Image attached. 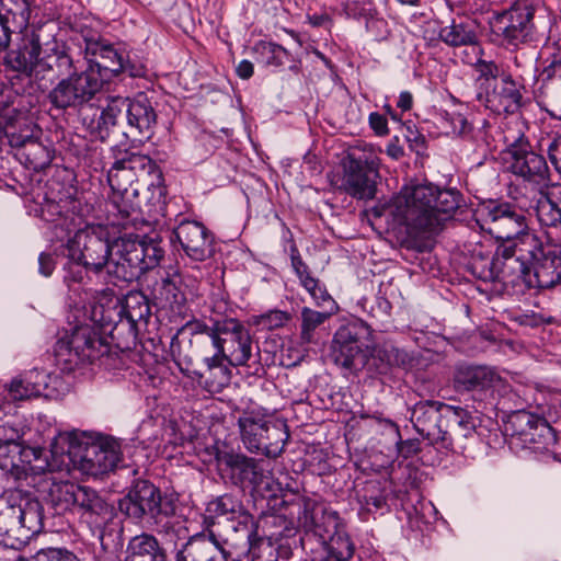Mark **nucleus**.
<instances>
[{
	"mask_svg": "<svg viewBox=\"0 0 561 561\" xmlns=\"http://www.w3.org/2000/svg\"><path fill=\"white\" fill-rule=\"evenodd\" d=\"M3 64L33 81L44 79L46 72L56 71L58 76H66L77 68L64 45L55 43L53 47L43 50L41 33L34 51L11 49L5 53Z\"/></svg>",
	"mask_w": 561,
	"mask_h": 561,
	"instance_id": "9",
	"label": "nucleus"
},
{
	"mask_svg": "<svg viewBox=\"0 0 561 561\" xmlns=\"http://www.w3.org/2000/svg\"><path fill=\"white\" fill-rule=\"evenodd\" d=\"M535 12L530 0H518L499 16L501 34L507 45L518 47L538 39Z\"/></svg>",
	"mask_w": 561,
	"mask_h": 561,
	"instance_id": "16",
	"label": "nucleus"
},
{
	"mask_svg": "<svg viewBox=\"0 0 561 561\" xmlns=\"http://www.w3.org/2000/svg\"><path fill=\"white\" fill-rule=\"evenodd\" d=\"M127 124L131 131L149 139L157 123V113L151 100L145 93L128 99Z\"/></svg>",
	"mask_w": 561,
	"mask_h": 561,
	"instance_id": "30",
	"label": "nucleus"
},
{
	"mask_svg": "<svg viewBox=\"0 0 561 561\" xmlns=\"http://www.w3.org/2000/svg\"><path fill=\"white\" fill-rule=\"evenodd\" d=\"M443 126L447 133H451L466 140L479 142L484 140V134L481 129L476 130L472 123L461 113L445 112L442 116Z\"/></svg>",
	"mask_w": 561,
	"mask_h": 561,
	"instance_id": "40",
	"label": "nucleus"
},
{
	"mask_svg": "<svg viewBox=\"0 0 561 561\" xmlns=\"http://www.w3.org/2000/svg\"><path fill=\"white\" fill-rule=\"evenodd\" d=\"M331 348L334 363L344 368L366 363L368 351L363 348L354 325L341 327L334 334Z\"/></svg>",
	"mask_w": 561,
	"mask_h": 561,
	"instance_id": "25",
	"label": "nucleus"
},
{
	"mask_svg": "<svg viewBox=\"0 0 561 561\" xmlns=\"http://www.w3.org/2000/svg\"><path fill=\"white\" fill-rule=\"evenodd\" d=\"M548 247H553L528 227L508 243L499 244L497 254L504 259V271L512 272L513 280L527 275L533 264L543 254Z\"/></svg>",
	"mask_w": 561,
	"mask_h": 561,
	"instance_id": "13",
	"label": "nucleus"
},
{
	"mask_svg": "<svg viewBox=\"0 0 561 561\" xmlns=\"http://www.w3.org/2000/svg\"><path fill=\"white\" fill-rule=\"evenodd\" d=\"M507 168L517 179L539 191L549 182V167L543 156L531 149L528 141L518 139L507 149Z\"/></svg>",
	"mask_w": 561,
	"mask_h": 561,
	"instance_id": "14",
	"label": "nucleus"
},
{
	"mask_svg": "<svg viewBox=\"0 0 561 561\" xmlns=\"http://www.w3.org/2000/svg\"><path fill=\"white\" fill-rule=\"evenodd\" d=\"M229 523L231 524V529L247 543L257 537V526L254 517L244 511L243 507L240 510V513L236 514L234 520Z\"/></svg>",
	"mask_w": 561,
	"mask_h": 561,
	"instance_id": "51",
	"label": "nucleus"
},
{
	"mask_svg": "<svg viewBox=\"0 0 561 561\" xmlns=\"http://www.w3.org/2000/svg\"><path fill=\"white\" fill-rule=\"evenodd\" d=\"M107 182L112 192L123 193H128V190H133V184L137 182L134 173L125 163H122L119 154L115 156V161L107 172Z\"/></svg>",
	"mask_w": 561,
	"mask_h": 561,
	"instance_id": "48",
	"label": "nucleus"
},
{
	"mask_svg": "<svg viewBox=\"0 0 561 561\" xmlns=\"http://www.w3.org/2000/svg\"><path fill=\"white\" fill-rule=\"evenodd\" d=\"M175 237L185 254L195 262H204L213 256V236L209 230L195 220H183L174 230Z\"/></svg>",
	"mask_w": 561,
	"mask_h": 561,
	"instance_id": "22",
	"label": "nucleus"
},
{
	"mask_svg": "<svg viewBox=\"0 0 561 561\" xmlns=\"http://www.w3.org/2000/svg\"><path fill=\"white\" fill-rule=\"evenodd\" d=\"M32 14L31 0H0V19L16 34L12 49L34 51L41 27L30 25Z\"/></svg>",
	"mask_w": 561,
	"mask_h": 561,
	"instance_id": "17",
	"label": "nucleus"
},
{
	"mask_svg": "<svg viewBox=\"0 0 561 561\" xmlns=\"http://www.w3.org/2000/svg\"><path fill=\"white\" fill-rule=\"evenodd\" d=\"M25 154L31 167L35 171L43 170L53 161V154L50 150L37 140L31 142V145L26 148Z\"/></svg>",
	"mask_w": 561,
	"mask_h": 561,
	"instance_id": "54",
	"label": "nucleus"
},
{
	"mask_svg": "<svg viewBox=\"0 0 561 561\" xmlns=\"http://www.w3.org/2000/svg\"><path fill=\"white\" fill-rule=\"evenodd\" d=\"M1 134L8 138L10 146L15 148L24 147L26 149L31 142L36 140L30 124L25 121H13L11 117H5Z\"/></svg>",
	"mask_w": 561,
	"mask_h": 561,
	"instance_id": "44",
	"label": "nucleus"
},
{
	"mask_svg": "<svg viewBox=\"0 0 561 561\" xmlns=\"http://www.w3.org/2000/svg\"><path fill=\"white\" fill-rule=\"evenodd\" d=\"M248 545L252 561H277L274 547L270 540L257 536Z\"/></svg>",
	"mask_w": 561,
	"mask_h": 561,
	"instance_id": "55",
	"label": "nucleus"
},
{
	"mask_svg": "<svg viewBox=\"0 0 561 561\" xmlns=\"http://www.w3.org/2000/svg\"><path fill=\"white\" fill-rule=\"evenodd\" d=\"M366 350L371 357L380 360L385 367L405 366L410 362L408 353L396 347L391 342L375 346L367 344Z\"/></svg>",
	"mask_w": 561,
	"mask_h": 561,
	"instance_id": "45",
	"label": "nucleus"
},
{
	"mask_svg": "<svg viewBox=\"0 0 561 561\" xmlns=\"http://www.w3.org/2000/svg\"><path fill=\"white\" fill-rule=\"evenodd\" d=\"M458 206V193L423 183L403 186L387 210L398 225L420 233L436 230Z\"/></svg>",
	"mask_w": 561,
	"mask_h": 561,
	"instance_id": "2",
	"label": "nucleus"
},
{
	"mask_svg": "<svg viewBox=\"0 0 561 561\" xmlns=\"http://www.w3.org/2000/svg\"><path fill=\"white\" fill-rule=\"evenodd\" d=\"M127 98H112L101 112L98 121H91L88 125L91 136L104 141L110 136L111 128L117 124V119L123 112L127 114Z\"/></svg>",
	"mask_w": 561,
	"mask_h": 561,
	"instance_id": "34",
	"label": "nucleus"
},
{
	"mask_svg": "<svg viewBox=\"0 0 561 561\" xmlns=\"http://www.w3.org/2000/svg\"><path fill=\"white\" fill-rule=\"evenodd\" d=\"M353 556V545L350 540H342V547L334 551H324L312 556V561H347Z\"/></svg>",
	"mask_w": 561,
	"mask_h": 561,
	"instance_id": "58",
	"label": "nucleus"
},
{
	"mask_svg": "<svg viewBox=\"0 0 561 561\" xmlns=\"http://www.w3.org/2000/svg\"><path fill=\"white\" fill-rule=\"evenodd\" d=\"M300 285L309 293L316 305L321 306L331 300V296L318 278L310 276L302 279Z\"/></svg>",
	"mask_w": 561,
	"mask_h": 561,
	"instance_id": "57",
	"label": "nucleus"
},
{
	"mask_svg": "<svg viewBox=\"0 0 561 561\" xmlns=\"http://www.w3.org/2000/svg\"><path fill=\"white\" fill-rule=\"evenodd\" d=\"M447 411L445 413V423L444 426V435L448 443L442 440V447L446 449H450L453 447L454 438H467L471 436L477 427L476 419L471 415V413L460 407H453L447 404Z\"/></svg>",
	"mask_w": 561,
	"mask_h": 561,
	"instance_id": "32",
	"label": "nucleus"
},
{
	"mask_svg": "<svg viewBox=\"0 0 561 561\" xmlns=\"http://www.w3.org/2000/svg\"><path fill=\"white\" fill-rule=\"evenodd\" d=\"M181 331L190 334V345L195 355L205 353V351H210L214 347L217 321L213 327H208L205 322L194 319L187 321Z\"/></svg>",
	"mask_w": 561,
	"mask_h": 561,
	"instance_id": "37",
	"label": "nucleus"
},
{
	"mask_svg": "<svg viewBox=\"0 0 561 561\" xmlns=\"http://www.w3.org/2000/svg\"><path fill=\"white\" fill-rule=\"evenodd\" d=\"M298 522L305 531L301 545L312 554L332 552L335 548L342 547V540H350L339 529L337 513L317 506L310 500L299 505Z\"/></svg>",
	"mask_w": 561,
	"mask_h": 561,
	"instance_id": "10",
	"label": "nucleus"
},
{
	"mask_svg": "<svg viewBox=\"0 0 561 561\" xmlns=\"http://www.w3.org/2000/svg\"><path fill=\"white\" fill-rule=\"evenodd\" d=\"M80 484L65 481L53 483L48 499L56 513L72 512Z\"/></svg>",
	"mask_w": 561,
	"mask_h": 561,
	"instance_id": "43",
	"label": "nucleus"
},
{
	"mask_svg": "<svg viewBox=\"0 0 561 561\" xmlns=\"http://www.w3.org/2000/svg\"><path fill=\"white\" fill-rule=\"evenodd\" d=\"M162 291L165 295V299L171 305L182 306L185 302L184 295L179 290L175 283L171 279L163 280Z\"/></svg>",
	"mask_w": 561,
	"mask_h": 561,
	"instance_id": "59",
	"label": "nucleus"
},
{
	"mask_svg": "<svg viewBox=\"0 0 561 561\" xmlns=\"http://www.w3.org/2000/svg\"><path fill=\"white\" fill-rule=\"evenodd\" d=\"M548 153L551 163L561 174V135L550 142L548 146Z\"/></svg>",
	"mask_w": 561,
	"mask_h": 561,
	"instance_id": "64",
	"label": "nucleus"
},
{
	"mask_svg": "<svg viewBox=\"0 0 561 561\" xmlns=\"http://www.w3.org/2000/svg\"><path fill=\"white\" fill-rule=\"evenodd\" d=\"M69 260L87 272L106 274L114 285L131 283L159 265L163 250L153 241L124 234L110 241V231L102 225H88L79 229L67 242Z\"/></svg>",
	"mask_w": 561,
	"mask_h": 561,
	"instance_id": "1",
	"label": "nucleus"
},
{
	"mask_svg": "<svg viewBox=\"0 0 561 561\" xmlns=\"http://www.w3.org/2000/svg\"><path fill=\"white\" fill-rule=\"evenodd\" d=\"M439 37L450 46L471 45L477 42V35L469 24L455 21L440 30Z\"/></svg>",
	"mask_w": 561,
	"mask_h": 561,
	"instance_id": "47",
	"label": "nucleus"
},
{
	"mask_svg": "<svg viewBox=\"0 0 561 561\" xmlns=\"http://www.w3.org/2000/svg\"><path fill=\"white\" fill-rule=\"evenodd\" d=\"M561 184L554 185L546 198L538 201L536 215L543 226L561 225Z\"/></svg>",
	"mask_w": 561,
	"mask_h": 561,
	"instance_id": "38",
	"label": "nucleus"
},
{
	"mask_svg": "<svg viewBox=\"0 0 561 561\" xmlns=\"http://www.w3.org/2000/svg\"><path fill=\"white\" fill-rule=\"evenodd\" d=\"M381 150L371 144L352 146L342 161L341 188L357 199H371L379 178Z\"/></svg>",
	"mask_w": 561,
	"mask_h": 561,
	"instance_id": "7",
	"label": "nucleus"
},
{
	"mask_svg": "<svg viewBox=\"0 0 561 561\" xmlns=\"http://www.w3.org/2000/svg\"><path fill=\"white\" fill-rule=\"evenodd\" d=\"M214 342L211 350L227 358L233 367L248 365L252 357L250 332L238 319L217 321V335Z\"/></svg>",
	"mask_w": 561,
	"mask_h": 561,
	"instance_id": "15",
	"label": "nucleus"
},
{
	"mask_svg": "<svg viewBox=\"0 0 561 561\" xmlns=\"http://www.w3.org/2000/svg\"><path fill=\"white\" fill-rule=\"evenodd\" d=\"M512 424L520 440L534 453H549L557 443L556 433L550 424L535 414L519 412L513 416Z\"/></svg>",
	"mask_w": 561,
	"mask_h": 561,
	"instance_id": "18",
	"label": "nucleus"
},
{
	"mask_svg": "<svg viewBox=\"0 0 561 561\" xmlns=\"http://www.w3.org/2000/svg\"><path fill=\"white\" fill-rule=\"evenodd\" d=\"M226 542L219 541L211 530L195 534L176 551L175 561H227Z\"/></svg>",
	"mask_w": 561,
	"mask_h": 561,
	"instance_id": "23",
	"label": "nucleus"
},
{
	"mask_svg": "<svg viewBox=\"0 0 561 561\" xmlns=\"http://www.w3.org/2000/svg\"><path fill=\"white\" fill-rule=\"evenodd\" d=\"M83 51L88 65L100 66L103 77L105 71L116 76L124 69L126 53L100 36L84 37Z\"/></svg>",
	"mask_w": 561,
	"mask_h": 561,
	"instance_id": "28",
	"label": "nucleus"
},
{
	"mask_svg": "<svg viewBox=\"0 0 561 561\" xmlns=\"http://www.w3.org/2000/svg\"><path fill=\"white\" fill-rule=\"evenodd\" d=\"M476 71L479 73L477 83L479 91H486L494 82H497L502 75H507L508 71L504 70L501 66L492 60L479 59L474 65Z\"/></svg>",
	"mask_w": 561,
	"mask_h": 561,
	"instance_id": "49",
	"label": "nucleus"
},
{
	"mask_svg": "<svg viewBox=\"0 0 561 561\" xmlns=\"http://www.w3.org/2000/svg\"><path fill=\"white\" fill-rule=\"evenodd\" d=\"M104 82L101 67L88 65L85 69L72 70L61 78L47 98L57 110L77 108L91 101L102 90Z\"/></svg>",
	"mask_w": 561,
	"mask_h": 561,
	"instance_id": "12",
	"label": "nucleus"
},
{
	"mask_svg": "<svg viewBox=\"0 0 561 561\" xmlns=\"http://www.w3.org/2000/svg\"><path fill=\"white\" fill-rule=\"evenodd\" d=\"M100 540L103 529L113 518V507L94 489L80 485L72 510Z\"/></svg>",
	"mask_w": 561,
	"mask_h": 561,
	"instance_id": "19",
	"label": "nucleus"
},
{
	"mask_svg": "<svg viewBox=\"0 0 561 561\" xmlns=\"http://www.w3.org/2000/svg\"><path fill=\"white\" fill-rule=\"evenodd\" d=\"M447 404L439 401H421L417 402L411 411V422L416 432L432 444H439L442 440L448 443L444 436L445 411Z\"/></svg>",
	"mask_w": 561,
	"mask_h": 561,
	"instance_id": "21",
	"label": "nucleus"
},
{
	"mask_svg": "<svg viewBox=\"0 0 561 561\" xmlns=\"http://www.w3.org/2000/svg\"><path fill=\"white\" fill-rule=\"evenodd\" d=\"M125 561H167V553L154 536L141 534L130 539Z\"/></svg>",
	"mask_w": 561,
	"mask_h": 561,
	"instance_id": "35",
	"label": "nucleus"
},
{
	"mask_svg": "<svg viewBox=\"0 0 561 561\" xmlns=\"http://www.w3.org/2000/svg\"><path fill=\"white\" fill-rule=\"evenodd\" d=\"M137 195V188L128 190V193L113 192L110 205L121 217L128 218L138 213L137 204L130 198Z\"/></svg>",
	"mask_w": 561,
	"mask_h": 561,
	"instance_id": "53",
	"label": "nucleus"
},
{
	"mask_svg": "<svg viewBox=\"0 0 561 561\" xmlns=\"http://www.w3.org/2000/svg\"><path fill=\"white\" fill-rule=\"evenodd\" d=\"M517 194L518 187L510 186L508 195L512 201L489 199L477 211L481 228L500 244L508 243L528 227L527 213L531 201Z\"/></svg>",
	"mask_w": 561,
	"mask_h": 561,
	"instance_id": "6",
	"label": "nucleus"
},
{
	"mask_svg": "<svg viewBox=\"0 0 561 561\" xmlns=\"http://www.w3.org/2000/svg\"><path fill=\"white\" fill-rule=\"evenodd\" d=\"M329 318V313L319 312L311 308L301 309V331L300 339L304 343H310L313 339L316 329Z\"/></svg>",
	"mask_w": 561,
	"mask_h": 561,
	"instance_id": "50",
	"label": "nucleus"
},
{
	"mask_svg": "<svg viewBox=\"0 0 561 561\" xmlns=\"http://www.w3.org/2000/svg\"><path fill=\"white\" fill-rule=\"evenodd\" d=\"M523 85L512 75H502L486 91L478 92L477 99L486 108L494 113H515L522 106Z\"/></svg>",
	"mask_w": 561,
	"mask_h": 561,
	"instance_id": "20",
	"label": "nucleus"
},
{
	"mask_svg": "<svg viewBox=\"0 0 561 561\" xmlns=\"http://www.w3.org/2000/svg\"><path fill=\"white\" fill-rule=\"evenodd\" d=\"M242 504L234 496L224 494L208 502L204 515V524L210 527L216 524L217 519L233 522L236 514L240 513Z\"/></svg>",
	"mask_w": 561,
	"mask_h": 561,
	"instance_id": "36",
	"label": "nucleus"
},
{
	"mask_svg": "<svg viewBox=\"0 0 561 561\" xmlns=\"http://www.w3.org/2000/svg\"><path fill=\"white\" fill-rule=\"evenodd\" d=\"M238 426L244 447L268 458L280 456L289 438L285 423L272 421L259 410L244 411L238 419Z\"/></svg>",
	"mask_w": 561,
	"mask_h": 561,
	"instance_id": "11",
	"label": "nucleus"
},
{
	"mask_svg": "<svg viewBox=\"0 0 561 561\" xmlns=\"http://www.w3.org/2000/svg\"><path fill=\"white\" fill-rule=\"evenodd\" d=\"M218 460L230 471L236 483L260 486L267 479L266 470L263 468V460L248 457L240 453H222Z\"/></svg>",
	"mask_w": 561,
	"mask_h": 561,
	"instance_id": "26",
	"label": "nucleus"
},
{
	"mask_svg": "<svg viewBox=\"0 0 561 561\" xmlns=\"http://www.w3.org/2000/svg\"><path fill=\"white\" fill-rule=\"evenodd\" d=\"M358 501L367 514L389 510L387 490L380 481H367L366 486L358 493Z\"/></svg>",
	"mask_w": 561,
	"mask_h": 561,
	"instance_id": "39",
	"label": "nucleus"
},
{
	"mask_svg": "<svg viewBox=\"0 0 561 561\" xmlns=\"http://www.w3.org/2000/svg\"><path fill=\"white\" fill-rule=\"evenodd\" d=\"M19 433L10 426L0 425V449L10 446L19 447L18 445Z\"/></svg>",
	"mask_w": 561,
	"mask_h": 561,
	"instance_id": "61",
	"label": "nucleus"
},
{
	"mask_svg": "<svg viewBox=\"0 0 561 561\" xmlns=\"http://www.w3.org/2000/svg\"><path fill=\"white\" fill-rule=\"evenodd\" d=\"M51 460L38 468L56 471L72 465L94 478L113 471L122 459L121 445L111 437L79 438L75 433H59L50 443Z\"/></svg>",
	"mask_w": 561,
	"mask_h": 561,
	"instance_id": "3",
	"label": "nucleus"
},
{
	"mask_svg": "<svg viewBox=\"0 0 561 561\" xmlns=\"http://www.w3.org/2000/svg\"><path fill=\"white\" fill-rule=\"evenodd\" d=\"M150 314L149 301L141 291H129L123 299L112 298L105 305L91 306L92 321L102 327H111L112 337L115 332L127 331L136 339L139 324H146Z\"/></svg>",
	"mask_w": 561,
	"mask_h": 561,
	"instance_id": "8",
	"label": "nucleus"
},
{
	"mask_svg": "<svg viewBox=\"0 0 561 561\" xmlns=\"http://www.w3.org/2000/svg\"><path fill=\"white\" fill-rule=\"evenodd\" d=\"M118 154L122 158V163H125V165L128 167V169L134 173V176H136L137 181L139 178L144 176H153L157 179V181L161 180V171L157 163L149 156L129 150H119Z\"/></svg>",
	"mask_w": 561,
	"mask_h": 561,
	"instance_id": "42",
	"label": "nucleus"
},
{
	"mask_svg": "<svg viewBox=\"0 0 561 561\" xmlns=\"http://www.w3.org/2000/svg\"><path fill=\"white\" fill-rule=\"evenodd\" d=\"M556 50L546 60L547 65L540 71L538 79L542 87L550 90H561V41L554 43Z\"/></svg>",
	"mask_w": 561,
	"mask_h": 561,
	"instance_id": "46",
	"label": "nucleus"
},
{
	"mask_svg": "<svg viewBox=\"0 0 561 561\" xmlns=\"http://www.w3.org/2000/svg\"><path fill=\"white\" fill-rule=\"evenodd\" d=\"M500 381L497 373L488 366H459L454 375L458 391L486 392Z\"/></svg>",
	"mask_w": 561,
	"mask_h": 561,
	"instance_id": "31",
	"label": "nucleus"
},
{
	"mask_svg": "<svg viewBox=\"0 0 561 561\" xmlns=\"http://www.w3.org/2000/svg\"><path fill=\"white\" fill-rule=\"evenodd\" d=\"M527 275H522L518 280L529 287L541 289L552 288L561 282V247H548L535 264L529 267Z\"/></svg>",
	"mask_w": 561,
	"mask_h": 561,
	"instance_id": "24",
	"label": "nucleus"
},
{
	"mask_svg": "<svg viewBox=\"0 0 561 561\" xmlns=\"http://www.w3.org/2000/svg\"><path fill=\"white\" fill-rule=\"evenodd\" d=\"M202 359L203 367L196 371L199 383L211 393L221 392L231 381V369L228 359L214 350L196 354Z\"/></svg>",
	"mask_w": 561,
	"mask_h": 561,
	"instance_id": "27",
	"label": "nucleus"
},
{
	"mask_svg": "<svg viewBox=\"0 0 561 561\" xmlns=\"http://www.w3.org/2000/svg\"><path fill=\"white\" fill-rule=\"evenodd\" d=\"M72 188L67 190L66 194L58 192L56 195L54 191L45 195L44 202L41 205V216L46 221H57L61 217H66L69 211L70 205L75 203Z\"/></svg>",
	"mask_w": 561,
	"mask_h": 561,
	"instance_id": "41",
	"label": "nucleus"
},
{
	"mask_svg": "<svg viewBox=\"0 0 561 561\" xmlns=\"http://www.w3.org/2000/svg\"><path fill=\"white\" fill-rule=\"evenodd\" d=\"M256 50L264 58V62L268 66L280 67L289 60L290 54L283 46L272 42H261L256 46Z\"/></svg>",
	"mask_w": 561,
	"mask_h": 561,
	"instance_id": "52",
	"label": "nucleus"
},
{
	"mask_svg": "<svg viewBox=\"0 0 561 561\" xmlns=\"http://www.w3.org/2000/svg\"><path fill=\"white\" fill-rule=\"evenodd\" d=\"M504 259L502 255L491 253H473L468 270L478 279L483 282H506L512 272L504 271Z\"/></svg>",
	"mask_w": 561,
	"mask_h": 561,
	"instance_id": "33",
	"label": "nucleus"
},
{
	"mask_svg": "<svg viewBox=\"0 0 561 561\" xmlns=\"http://www.w3.org/2000/svg\"><path fill=\"white\" fill-rule=\"evenodd\" d=\"M119 510L135 520L149 518L156 531L170 541L185 537V528L171 517L173 506L162 501L160 490L147 480L135 482L128 494L119 501Z\"/></svg>",
	"mask_w": 561,
	"mask_h": 561,
	"instance_id": "5",
	"label": "nucleus"
},
{
	"mask_svg": "<svg viewBox=\"0 0 561 561\" xmlns=\"http://www.w3.org/2000/svg\"><path fill=\"white\" fill-rule=\"evenodd\" d=\"M57 381V376H51L44 370L32 369L13 378L7 390L12 400L22 401L43 394L50 383Z\"/></svg>",
	"mask_w": 561,
	"mask_h": 561,
	"instance_id": "29",
	"label": "nucleus"
},
{
	"mask_svg": "<svg viewBox=\"0 0 561 561\" xmlns=\"http://www.w3.org/2000/svg\"><path fill=\"white\" fill-rule=\"evenodd\" d=\"M290 320V314L283 310H271L257 317L256 323L266 330H275L284 327Z\"/></svg>",
	"mask_w": 561,
	"mask_h": 561,
	"instance_id": "56",
	"label": "nucleus"
},
{
	"mask_svg": "<svg viewBox=\"0 0 561 561\" xmlns=\"http://www.w3.org/2000/svg\"><path fill=\"white\" fill-rule=\"evenodd\" d=\"M290 261H291V267L296 274V276L299 279V283L302 279H306L311 275L309 266L304 262L302 257L300 256L298 250L296 248L291 249L290 253Z\"/></svg>",
	"mask_w": 561,
	"mask_h": 561,
	"instance_id": "60",
	"label": "nucleus"
},
{
	"mask_svg": "<svg viewBox=\"0 0 561 561\" xmlns=\"http://www.w3.org/2000/svg\"><path fill=\"white\" fill-rule=\"evenodd\" d=\"M369 126L378 136H386L389 133L387 118L380 113L369 114Z\"/></svg>",
	"mask_w": 561,
	"mask_h": 561,
	"instance_id": "62",
	"label": "nucleus"
},
{
	"mask_svg": "<svg viewBox=\"0 0 561 561\" xmlns=\"http://www.w3.org/2000/svg\"><path fill=\"white\" fill-rule=\"evenodd\" d=\"M90 323L84 322L77 325L67 339L57 343L56 353L58 357L70 365L98 364L107 370L119 369L123 359L117 352L112 351L106 337L103 334L111 327H102L94 323L89 316Z\"/></svg>",
	"mask_w": 561,
	"mask_h": 561,
	"instance_id": "4",
	"label": "nucleus"
},
{
	"mask_svg": "<svg viewBox=\"0 0 561 561\" xmlns=\"http://www.w3.org/2000/svg\"><path fill=\"white\" fill-rule=\"evenodd\" d=\"M38 556L46 557L51 561H78L76 556L66 549L49 548L46 551H39Z\"/></svg>",
	"mask_w": 561,
	"mask_h": 561,
	"instance_id": "63",
	"label": "nucleus"
}]
</instances>
